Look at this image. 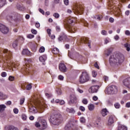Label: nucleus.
Returning a JSON list of instances; mask_svg holds the SVG:
<instances>
[{"label":"nucleus","instance_id":"obj_1","mask_svg":"<svg viewBox=\"0 0 130 130\" xmlns=\"http://www.w3.org/2000/svg\"><path fill=\"white\" fill-rule=\"evenodd\" d=\"M1 57H3L4 67H11L15 68V63L12 61V52L8 49H4L2 52L0 53Z\"/></svg>","mask_w":130,"mask_h":130},{"label":"nucleus","instance_id":"obj_2","mask_svg":"<svg viewBox=\"0 0 130 130\" xmlns=\"http://www.w3.org/2000/svg\"><path fill=\"white\" fill-rule=\"evenodd\" d=\"M124 60V56L122 54L117 53L110 57L109 62L111 66H118L122 63Z\"/></svg>","mask_w":130,"mask_h":130},{"label":"nucleus","instance_id":"obj_3","mask_svg":"<svg viewBox=\"0 0 130 130\" xmlns=\"http://www.w3.org/2000/svg\"><path fill=\"white\" fill-rule=\"evenodd\" d=\"M73 23H74V18L68 17L66 20V24H64L65 27L70 33H75V31L77 30L76 27L72 25Z\"/></svg>","mask_w":130,"mask_h":130},{"label":"nucleus","instance_id":"obj_4","mask_svg":"<svg viewBox=\"0 0 130 130\" xmlns=\"http://www.w3.org/2000/svg\"><path fill=\"white\" fill-rule=\"evenodd\" d=\"M50 121L54 125H58L62 121V117L60 114L53 115L51 116Z\"/></svg>","mask_w":130,"mask_h":130},{"label":"nucleus","instance_id":"obj_5","mask_svg":"<svg viewBox=\"0 0 130 130\" xmlns=\"http://www.w3.org/2000/svg\"><path fill=\"white\" fill-rule=\"evenodd\" d=\"M89 79H90V77H89L88 73L87 72H83L79 77V82L80 84H84V83L88 82Z\"/></svg>","mask_w":130,"mask_h":130},{"label":"nucleus","instance_id":"obj_6","mask_svg":"<svg viewBox=\"0 0 130 130\" xmlns=\"http://www.w3.org/2000/svg\"><path fill=\"white\" fill-rule=\"evenodd\" d=\"M105 92L109 95L116 94L117 93V87L115 85H112L108 87L105 90Z\"/></svg>","mask_w":130,"mask_h":130},{"label":"nucleus","instance_id":"obj_7","mask_svg":"<svg viewBox=\"0 0 130 130\" xmlns=\"http://www.w3.org/2000/svg\"><path fill=\"white\" fill-rule=\"evenodd\" d=\"M24 62L25 65H24L23 68H22V71H23L24 73L28 74V73H29V68H30L32 61L30 59H26Z\"/></svg>","mask_w":130,"mask_h":130},{"label":"nucleus","instance_id":"obj_8","mask_svg":"<svg viewBox=\"0 0 130 130\" xmlns=\"http://www.w3.org/2000/svg\"><path fill=\"white\" fill-rule=\"evenodd\" d=\"M35 126L36 127H39L40 129L43 130L45 129L47 126V124L46 123V121L45 120H42L41 122V124L39 122H36Z\"/></svg>","mask_w":130,"mask_h":130},{"label":"nucleus","instance_id":"obj_9","mask_svg":"<svg viewBox=\"0 0 130 130\" xmlns=\"http://www.w3.org/2000/svg\"><path fill=\"white\" fill-rule=\"evenodd\" d=\"M73 10L74 12H76V13H77V14H80V15H81L83 14V11H84V9L81 5L76 4L73 7Z\"/></svg>","mask_w":130,"mask_h":130},{"label":"nucleus","instance_id":"obj_10","mask_svg":"<svg viewBox=\"0 0 130 130\" xmlns=\"http://www.w3.org/2000/svg\"><path fill=\"white\" fill-rule=\"evenodd\" d=\"M0 31L3 34H8L9 33V28L6 25L0 23Z\"/></svg>","mask_w":130,"mask_h":130},{"label":"nucleus","instance_id":"obj_11","mask_svg":"<svg viewBox=\"0 0 130 130\" xmlns=\"http://www.w3.org/2000/svg\"><path fill=\"white\" fill-rule=\"evenodd\" d=\"M123 85L130 90V77L125 78L122 81Z\"/></svg>","mask_w":130,"mask_h":130},{"label":"nucleus","instance_id":"obj_12","mask_svg":"<svg viewBox=\"0 0 130 130\" xmlns=\"http://www.w3.org/2000/svg\"><path fill=\"white\" fill-rule=\"evenodd\" d=\"M98 89H99V86L94 85L90 87L88 91L90 93H97Z\"/></svg>","mask_w":130,"mask_h":130},{"label":"nucleus","instance_id":"obj_13","mask_svg":"<svg viewBox=\"0 0 130 130\" xmlns=\"http://www.w3.org/2000/svg\"><path fill=\"white\" fill-rule=\"evenodd\" d=\"M65 130H78V128L74 126L73 124L68 123L65 126Z\"/></svg>","mask_w":130,"mask_h":130},{"label":"nucleus","instance_id":"obj_14","mask_svg":"<svg viewBox=\"0 0 130 130\" xmlns=\"http://www.w3.org/2000/svg\"><path fill=\"white\" fill-rule=\"evenodd\" d=\"M81 42L82 43H87L88 47H89V48H91V41L89 40V38H81Z\"/></svg>","mask_w":130,"mask_h":130},{"label":"nucleus","instance_id":"obj_15","mask_svg":"<svg viewBox=\"0 0 130 130\" xmlns=\"http://www.w3.org/2000/svg\"><path fill=\"white\" fill-rule=\"evenodd\" d=\"M59 70L62 73H66L67 70L66 65L62 63H61L59 64Z\"/></svg>","mask_w":130,"mask_h":130},{"label":"nucleus","instance_id":"obj_16","mask_svg":"<svg viewBox=\"0 0 130 130\" xmlns=\"http://www.w3.org/2000/svg\"><path fill=\"white\" fill-rule=\"evenodd\" d=\"M68 39V37H67V35L64 34H62L61 36L58 38L59 41H67V40Z\"/></svg>","mask_w":130,"mask_h":130},{"label":"nucleus","instance_id":"obj_17","mask_svg":"<svg viewBox=\"0 0 130 130\" xmlns=\"http://www.w3.org/2000/svg\"><path fill=\"white\" fill-rule=\"evenodd\" d=\"M29 107V112H31L32 113H35L36 112V107L33 106L32 105H30L28 106Z\"/></svg>","mask_w":130,"mask_h":130},{"label":"nucleus","instance_id":"obj_18","mask_svg":"<svg viewBox=\"0 0 130 130\" xmlns=\"http://www.w3.org/2000/svg\"><path fill=\"white\" fill-rule=\"evenodd\" d=\"M114 116L111 115L109 116V119H108V124L109 125H111V124H112L114 122Z\"/></svg>","mask_w":130,"mask_h":130},{"label":"nucleus","instance_id":"obj_19","mask_svg":"<svg viewBox=\"0 0 130 130\" xmlns=\"http://www.w3.org/2000/svg\"><path fill=\"white\" fill-rule=\"evenodd\" d=\"M70 102L71 103H77V97L74 95H72L70 96Z\"/></svg>","mask_w":130,"mask_h":130},{"label":"nucleus","instance_id":"obj_20","mask_svg":"<svg viewBox=\"0 0 130 130\" xmlns=\"http://www.w3.org/2000/svg\"><path fill=\"white\" fill-rule=\"evenodd\" d=\"M22 53L24 55H31V52L28 49H24Z\"/></svg>","mask_w":130,"mask_h":130},{"label":"nucleus","instance_id":"obj_21","mask_svg":"<svg viewBox=\"0 0 130 130\" xmlns=\"http://www.w3.org/2000/svg\"><path fill=\"white\" fill-rule=\"evenodd\" d=\"M7 98H8V95L0 92V100H5V99H7Z\"/></svg>","mask_w":130,"mask_h":130},{"label":"nucleus","instance_id":"obj_22","mask_svg":"<svg viewBox=\"0 0 130 130\" xmlns=\"http://www.w3.org/2000/svg\"><path fill=\"white\" fill-rule=\"evenodd\" d=\"M47 58V57H46V55H44L40 56L39 60L41 61L42 62H44V61L46 60Z\"/></svg>","mask_w":130,"mask_h":130},{"label":"nucleus","instance_id":"obj_23","mask_svg":"<svg viewBox=\"0 0 130 130\" xmlns=\"http://www.w3.org/2000/svg\"><path fill=\"white\" fill-rule=\"evenodd\" d=\"M101 114L102 115V116H106V115H107V114H108V111H107V109H103L102 110V112H101Z\"/></svg>","mask_w":130,"mask_h":130},{"label":"nucleus","instance_id":"obj_24","mask_svg":"<svg viewBox=\"0 0 130 130\" xmlns=\"http://www.w3.org/2000/svg\"><path fill=\"white\" fill-rule=\"evenodd\" d=\"M117 130H127V127L126 126L120 125L118 126Z\"/></svg>","mask_w":130,"mask_h":130},{"label":"nucleus","instance_id":"obj_25","mask_svg":"<svg viewBox=\"0 0 130 130\" xmlns=\"http://www.w3.org/2000/svg\"><path fill=\"white\" fill-rule=\"evenodd\" d=\"M7 107L5 105H0V112H4Z\"/></svg>","mask_w":130,"mask_h":130},{"label":"nucleus","instance_id":"obj_26","mask_svg":"<svg viewBox=\"0 0 130 130\" xmlns=\"http://www.w3.org/2000/svg\"><path fill=\"white\" fill-rule=\"evenodd\" d=\"M52 53H54V54H58L59 53V50L57 48H54L52 50Z\"/></svg>","mask_w":130,"mask_h":130},{"label":"nucleus","instance_id":"obj_27","mask_svg":"<svg viewBox=\"0 0 130 130\" xmlns=\"http://www.w3.org/2000/svg\"><path fill=\"white\" fill-rule=\"evenodd\" d=\"M88 107L90 111H92V110H94V109H95V106H94V105L92 104H90Z\"/></svg>","mask_w":130,"mask_h":130},{"label":"nucleus","instance_id":"obj_28","mask_svg":"<svg viewBox=\"0 0 130 130\" xmlns=\"http://www.w3.org/2000/svg\"><path fill=\"white\" fill-rule=\"evenodd\" d=\"M6 5V0H0V9Z\"/></svg>","mask_w":130,"mask_h":130},{"label":"nucleus","instance_id":"obj_29","mask_svg":"<svg viewBox=\"0 0 130 130\" xmlns=\"http://www.w3.org/2000/svg\"><path fill=\"white\" fill-rule=\"evenodd\" d=\"M13 48H16L18 46V40L14 41L12 43Z\"/></svg>","mask_w":130,"mask_h":130},{"label":"nucleus","instance_id":"obj_30","mask_svg":"<svg viewBox=\"0 0 130 130\" xmlns=\"http://www.w3.org/2000/svg\"><path fill=\"white\" fill-rule=\"evenodd\" d=\"M112 52V48H110L107 50V51H106V55H107L108 56L109 55H110V53H111Z\"/></svg>","mask_w":130,"mask_h":130},{"label":"nucleus","instance_id":"obj_31","mask_svg":"<svg viewBox=\"0 0 130 130\" xmlns=\"http://www.w3.org/2000/svg\"><path fill=\"white\" fill-rule=\"evenodd\" d=\"M67 111H68L70 113H75V110L73 108H67Z\"/></svg>","mask_w":130,"mask_h":130},{"label":"nucleus","instance_id":"obj_32","mask_svg":"<svg viewBox=\"0 0 130 130\" xmlns=\"http://www.w3.org/2000/svg\"><path fill=\"white\" fill-rule=\"evenodd\" d=\"M124 47H125V48H126L127 51H129V50H130V48H129L130 45L128 44H127V43L125 44L124 45Z\"/></svg>","mask_w":130,"mask_h":130},{"label":"nucleus","instance_id":"obj_33","mask_svg":"<svg viewBox=\"0 0 130 130\" xmlns=\"http://www.w3.org/2000/svg\"><path fill=\"white\" fill-rule=\"evenodd\" d=\"M38 108H39V109H40V110L42 111V112H43V110H44V106H43V105L41 104L38 106Z\"/></svg>","mask_w":130,"mask_h":130},{"label":"nucleus","instance_id":"obj_34","mask_svg":"<svg viewBox=\"0 0 130 130\" xmlns=\"http://www.w3.org/2000/svg\"><path fill=\"white\" fill-rule=\"evenodd\" d=\"M102 18V15H96L94 16V19H96V20H98L99 21H100Z\"/></svg>","mask_w":130,"mask_h":130},{"label":"nucleus","instance_id":"obj_35","mask_svg":"<svg viewBox=\"0 0 130 130\" xmlns=\"http://www.w3.org/2000/svg\"><path fill=\"white\" fill-rule=\"evenodd\" d=\"M114 106L116 108V109H119V108H120V104H119V103H116L114 104Z\"/></svg>","mask_w":130,"mask_h":130},{"label":"nucleus","instance_id":"obj_36","mask_svg":"<svg viewBox=\"0 0 130 130\" xmlns=\"http://www.w3.org/2000/svg\"><path fill=\"white\" fill-rule=\"evenodd\" d=\"M8 130H18V128L15 127L14 126H10Z\"/></svg>","mask_w":130,"mask_h":130},{"label":"nucleus","instance_id":"obj_37","mask_svg":"<svg viewBox=\"0 0 130 130\" xmlns=\"http://www.w3.org/2000/svg\"><path fill=\"white\" fill-rule=\"evenodd\" d=\"M53 17H54V18H55V19H58V18H59V14L57 13H54L53 15Z\"/></svg>","mask_w":130,"mask_h":130},{"label":"nucleus","instance_id":"obj_38","mask_svg":"<svg viewBox=\"0 0 130 130\" xmlns=\"http://www.w3.org/2000/svg\"><path fill=\"white\" fill-rule=\"evenodd\" d=\"M44 51H45V48H44V47H41L40 48L39 52L42 53V52H44Z\"/></svg>","mask_w":130,"mask_h":130},{"label":"nucleus","instance_id":"obj_39","mask_svg":"<svg viewBox=\"0 0 130 130\" xmlns=\"http://www.w3.org/2000/svg\"><path fill=\"white\" fill-rule=\"evenodd\" d=\"M80 121L81 123H85L86 119L84 117H82L80 118Z\"/></svg>","mask_w":130,"mask_h":130},{"label":"nucleus","instance_id":"obj_40","mask_svg":"<svg viewBox=\"0 0 130 130\" xmlns=\"http://www.w3.org/2000/svg\"><path fill=\"white\" fill-rule=\"evenodd\" d=\"M82 103L85 105H87V104H88V100H87V99H83L82 100Z\"/></svg>","mask_w":130,"mask_h":130},{"label":"nucleus","instance_id":"obj_41","mask_svg":"<svg viewBox=\"0 0 130 130\" xmlns=\"http://www.w3.org/2000/svg\"><path fill=\"white\" fill-rule=\"evenodd\" d=\"M56 91L58 95H61V89L60 88H57Z\"/></svg>","mask_w":130,"mask_h":130},{"label":"nucleus","instance_id":"obj_42","mask_svg":"<svg viewBox=\"0 0 130 130\" xmlns=\"http://www.w3.org/2000/svg\"><path fill=\"white\" fill-rule=\"evenodd\" d=\"M32 89V85H31V84H29L26 86V90H31Z\"/></svg>","mask_w":130,"mask_h":130},{"label":"nucleus","instance_id":"obj_43","mask_svg":"<svg viewBox=\"0 0 130 130\" xmlns=\"http://www.w3.org/2000/svg\"><path fill=\"white\" fill-rule=\"evenodd\" d=\"M82 23H83V24H84V26H85V27H87L88 26V22H87L86 21V20H82Z\"/></svg>","mask_w":130,"mask_h":130},{"label":"nucleus","instance_id":"obj_44","mask_svg":"<svg viewBox=\"0 0 130 130\" xmlns=\"http://www.w3.org/2000/svg\"><path fill=\"white\" fill-rule=\"evenodd\" d=\"M58 80H60V81H63L64 77L62 76V75H59L58 76Z\"/></svg>","mask_w":130,"mask_h":130},{"label":"nucleus","instance_id":"obj_45","mask_svg":"<svg viewBox=\"0 0 130 130\" xmlns=\"http://www.w3.org/2000/svg\"><path fill=\"white\" fill-rule=\"evenodd\" d=\"M92 74L93 78H95L96 76H97V72L95 71H93Z\"/></svg>","mask_w":130,"mask_h":130},{"label":"nucleus","instance_id":"obj_46","mask_svg":"<svg viewBox=\"0 0 130 130\" xmlns=\"http://www.w3.org/2000/svg\"><path fill=\"white\" fill-rule=\"evenodd\" d=\"M8 79H9V81H14V80H15V77H14L12 76H9Z\"/></svg>","mask_w":130,"mask_h":130},{"label":"nucleus","instance_id":"obj_47","mask_svg":"<svg viewBox=\"0 0 130 130\" xmlns=\"http://www.w3.org/2000/svg\"><path fill=\"white\" fill-rule=\"evenodd\" d=\"M63 2L66 6H69V4H70L69 0H63Z\"/></svg>","mask_w":130,"mask_h":130},{"label":"nucleus","instance_id":"obj_48","mask_svg":"<svg viewBox=\"0 0 130 130\" xmlns=\"http://www.w3.org/2000/svg\"><path fill=\"white\" fill-rule=\"evenodd\" d=\"M22 119H23V120H26L27 119V116H26L25 114H22Z\"/></svg>","mask_w":130,"mask_h":130},{"label":"nucleus","instance_id":"obj_49","mask_svg":"<svg viewBox=\"0 0 130 130\" xmlns=\"http://www.w3.org/2000/svg\"><path fill=\"white\" fill-rule=\"evenodd\" d=\"M27 38H29V39H31V38H34V35L32 34H29L27 35Z\"/></svg>","mask_w":130,"mask_h":130},{"label":"nucleus","instance_id":"obj_50","mask_svg":"<svg viewBox=\"0 0 130 130\" xmlns=\"http://www.w3.org/2000/svg\"><path fill=\"white\" fill-rule=\"evenodd\" d=\"M102 35H107V32L105 30H103L101 31Z\"/></svg>","mask_w":130,"mask_h":130},{"label":"nucleus","instance_id":"obj_51","mask_svg":"<svg viewBox=\"0 0 130 130\" xmlns=\"http://www.w3.org/2000/svg\"><path fill=\"white\" fill-rule=\"evenodd\" d=\"M39 11L40 13L42 14V15H44V14H45V12L44 11V10L41 9V8L39 9Z\"/></svg>","mask_w":130,"mask_h":130},{"label":"nucleus","instance_id":"obj_52","mask_svg":"<svg viewBox=\"0 0 130 130\" xmlns=\"http://www.w3.org/2000/svg\"><path fill=\"white\" fill-rule=\"evenodd\" d=\"M13 111L15 114H18V113H19V110L18 109H14Z\"/></svg>","mask_w":130,"mask_h":130},{"label":"nucleus","instance_id":"obj_53","mask_svg":"<svg viewBox=\"0 0 130 130\" xmlns=\"http://www.w3.org/2000/svg\"><path fill=\"white\" fill-rule=\"evenodd\" d=\"M92 100L94 101H97L98 100V97L97 96L94 95L92 97Z\"/></svg>","mask_w":130,"mask_h":130},{"label":"nucleus","instance_id":"obj_54","mask_svg":"<svg viewBox=\"0 0 130 130\" xmlns=\"http://www.w3.org/2000/svg\"><path fill=\"white\" fill-rule=\"evenodd\" d=\"M1 76L2 77H3V78H5V77L7 76V73L6 72H3L1 74Z\"/></svg>","mask_w":130,"mask_h":130},{"label":"nucleus","instance_id":"obj_55","mask_svg":"<svg viewBox=\"0 0 130 130\" xmlns=\"http://www.w3.org/2000/svg\"><path fill=\"white\" fill-rule=\"evenodd\" d=\"M114 39H115V40L117 41L118 40V39H119V36H118V35H115L114 37Z\"/></svg>","mask_w":130,"mask_h":130},{"label":"nucleus","instance_id":"obj_56","mask_svg":"<svg viewBox=\"0 0 130 130\" xmlns=\"http://www.w3.org/2000/svg\"><path fill=\"white\" fill-rule=\"evenodd\" d=\"M125 35H127V36H130V31L129 30H126L125 31Z\"/></svg>","mask_w":130,"mask_h":130},{"label":"nucleus","instance_id":"obj_57","mask_svg":"<svg viewBox=\"0 0 130 130\" xmlns=\"http://www.w3.org/2000/svg\"><path fill=\"white\" fill-rule=\"evenodd\" d=\"M77 91H78V92H79L80 93H83V92H84V91H83V90L80 89V88H78L77 89Z\"/></svg>","mask_w":130,"mask_h":130},{"label":"nucleus","instance_id":"obj_58","mask_svg":"<svg viewBox=\"0 0 130 130\" xmlns=\"http://www.w3.org/2000/svg\"><path fill=\"white\" fill-rule=\"evenodd\" d=\"M25 101V98H22L20 100V105H22Z\"/></svg>","mask_w":130,"mask_h":130},{"label":"nucleus","instance_id":"obj_59","mask_svg":"<svg viewBox=\"0 0 130 130\" xmlns=\"http://www.w3.org/2000/svg\"><path fill=\"white\" fill-rule=\"evenodd\" d=\"M56 31H57L58 32H59V31H60V27H59V26L58 25H57L56 26Z\"/></svg>","mask_w":130,"mask_h":130},{"label":"nucleus","instance_id":"obj_60","mask_svg":"<svg viewBox=\"0 0 130 130\" xmlns=\"http://www.w3.org/2000/svg\"><path fill=\"white\" fill-rule=\"evenodd\" d=\"M79 109H80V110H81V111H85V107H84L83 106H80L79 107Z\"/></svg>","mask_w":130,"mask_h":130},{"label":"nucleus","instance_id":"obj_61","mask_svg":"<svg viewBox=\"0 0 130 130\" xmlns=\"http://www.w3.org/2000/svg\"><path fill=\"white\" fill-rule=\"evenodd\" d=\"M31 32L32 34H37V30L35 29H31Z\"/></svg>","mask_w":130,"mask_h":130},{"label":"nucleus","instance_id":"obj_62","mask_svg":"<svg viewBox=\"0 0 130 130\" xmlns=\"http://www.w3.org/2000/svg\"><path fill=\"white\" fill-rule=\"evenodd\" d=\"M35 26L37 28H39V27H40V23H39V22H36Z\"/></svg>","mask_w":130,"mask_h":130},{"label":"nucleus","instance_id":"obj_63","mask_svg":"<svg viewBox=\"0 0 130 130\" xmlns=\"http://www.w3.org/2000/svg\"><path fill=\"white\" fill-rule=\"evenodd\" d=\"M109 43V39L108 38L105 39V44H107V43Z\"/></svg>","mask_w":130,"mask_h":130},{"label":"nucleus","instance_id":"obj_64","mask_svg":"<svg viewBox=\"0 0 130 130\" xmlns=\"http://www.w3.org/2000/svg\"><path fill=\"white\" fill-rule=\"evenodd\" d=\"M126 107H127V108H129V107H130V102H128L125 105Z\"/></svg>","mask_w":130,"mask_h":130}]
</instances>
